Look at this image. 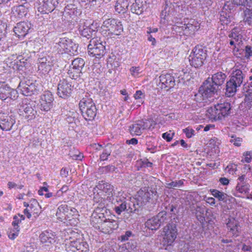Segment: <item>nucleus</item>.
<instances>
[{
    "label": "nucleus",
    "instance_id": "nucleus-1",
    "mask_svg": "<svg viewBox=\"0 0 252 252\" xmlns=\"http://www.w3.org/2000/svg\"><path fill=\"white\" fill-rule=\"evenodd\" d=\"M70 233L72 235L64 241V247L67 252H89L88 243L81 238H77L79 234L71 230Z\"/></svg>",
    "mask_w": 252,
    "mask_h": 252
},
{
    "label": "nucleus",
    "instance_id": "nucleus-2",
    "mask_svg": "<svg viewBox=\"0 0 252 252\" xmlns=\"http://www.w3.org/2000/svg\"><path fill=\"white\" fill-rule=\"evenodd\" d=\"M78 47V45L74 43L72 39L66 37H62L55 43L54 48L60 54L67 53L71 55L77 52Z\"/></svg>",
    "mask_w": 252,
    "mask_h": 252
},
{
    "label": "nucleus",
    "instance_id": "nucleus-3",
    "mask_svg": "<svg viewBox=\"0 0 252 252\" xmlns=\"http://www.w3.org/2000/svg\"><path fill=\"white\" fill-rule=\"evenodd\" d=\"M210 79L208 78L204 82L203 85L199 88L198 93L195 94V99L197 101L206 100L214 96L215 94H218L220 91L211 83Z\"/></svg>",
    "mask_w": 252,
    "mask_h": 252
},
{
    "label": "nucleus",
    "instance_id": "nucleus-4",
    "mask_svg": "<svg viewBox=\"0 0 252 252\" xmlns=\"http://www.w3.org/2000/svg\"><path fill=\"white\" fill-rule=\"evenodd\" d=\"M207 57V51L201 46H196L190 54L189 59L191 66L195 68L201 66Z\"/></svg>",
    "mask_w": 252,
    "mask_h": 252
},
{
    "label": "nucleus",
    "instance_id": "nucleus-5",
    "mask_svg": "<svg viewBox=\"0 0 252 252\" xmlns=\"http://www.w3.org/2000/svg\"><path fill=\"white\" fill-rule=\"evenodd\" d=\"M232 106L230 102H225L223 103L218 104L214 107L208 110L211 113L212 118L215 120H221L222 118L230 115L232 112Z\"/></svg>",
    "mask_w": 252,
    "mask_h": 252
},
{
    "label": "nucleus",
    "instance_id": "nucleus-6",
    "mask_svg": "<svg viewBox=\"0 0 252 252\" xmlns=\"http://www.w3.org/2000/svg\"><path fill=\"white\" fill-rule=\"evenodd\" d=\"M103 31L108 32L110 36L119 35L123 32V26L122 22L114 18H109L104 20L101 26Z\"/></svg>",
    "mask_w": 252,
    "mask_h": 252
},
{
    "label": "nucleus",
    "instance_id": "nucleus-7",
    "mask_svg": "<svg viewBox=\"0 0 252 252\" xmlns=\"http://www.w3.org/2000/svg\"><path fill=\"white\" fill-rule=\"evenodd\" d=\"M105 43L97 38H92L88 45L89 54L96 58H101L105 53Z\"/></svg>",
    "mask_w": 252,
    "mask_h": 252
},
{
    "label": "nucleus",
    "instance_id": "nucleus-8",
    "mask_svg": "<svg viewBox=\"0 0 252 252\" xmlns=\"http://www.w3.org/2000/svg\"><path fill=\"white\" fill-rule=\"evenodd\" d=\"M136 197L143 206L150 200H157L158 195L156 189L152 187L143 188L137 192Z\"/></svg>",
    "mask_w": 252,
    "mask_h": 252
},
{
    "label": "nucleus",
    "instance_id": "nucleus-9",
    "mask_svg": "<svg viewBox=\"0 0 252 252\" xmlns=\"http://www.w3.org/2000/svg\"><path fill=\"white\" fill-rule=\"evenodd\" d=\"M18 113L28 121L34 119L37 115L35 104L33 103H28L27 100H23L19 104Z\"/></svg>",
    "mask_w": 252,
    "mask_h": 252
},
{
    "label": "nucleus",
    "instance_id": "nucleus-10",
    "mask_svg": "<svg viewBox=\"0 0 252 252\" xmlns=\"http://www.w3.org/2000/svg\"><path fill=\"white\" fill-rule=\"evenodd\" d=\"M168 220L167 213L164 211L158 213L156 216L148 219L145 222V226L152 230H158L162 224Z\"/></svg>",
    "mask_w": 252,
    "mask_h": 252
},
{
    "label": "nucleus",
    "instance_id": "nucleus-11",
    "mask_svg": "<svg viewBox=\"0 0 252 252\" xmlns=\"http://www.w3.org/2000/svg\"><path fill=\"white\" fill-rule=\"evenodd\" d=\"M177 222L171 221L163 228V241L167 245H171L177 235Z\"/></svg>",
    "mask_w": 252,
    "mask_h": 252
},
{
    "label": "nucleus",
    "instance_id": "nucleus-12",
    "mask_svg": "<svg viewBox=\"0 0 252 252\" xmlns=\"http://www.w3.org/2000/svg\"><path fill=\"white\" fill-rule=\"evenodd\" d=\"M155 124L152 120H142L136 121L129 126V131L132 135H140L143 131L154 127Z\"/></svg>",
    "mask_w": 252,
    "mask_h": 252
},
{
    "label": "nucleus",
    "instance_id": "nucleus-13",
    "mask_svg": "<svg viewBox=\"0 0 252 252\" xmlns=\"http://www.w3.org/2000/svg\"><path fill=\"white\" fill-rule=\"evenodd\" d=\"M18 89L23 95L26 96L37 94L39 92L36 84L29 80L21 81L19 84Z\"/></svg>",
    "mask_w": 252,
    "mask_h": 252
},
{
    "label": "nucleus",
    "instance_id": "nucleus-14",
    "mask_svg": "<svg viewBox=\"0 0 252 252\" xmlns=\"http://www.w3.org/2000/svg\"><path fill=\"white\" fill-rule=\"evenodd\" d=\"M14 115L9 116L7 113H0V127L2 130L9 131L13 127L16 128L15 125L16 120Z\"/></svg>",
    "mask_w": 252,
    "mask_h": 252
},
{
    "label": "nucleus",
    "instance_id": "nucleus-15",
    "mask_svg": "<svg viewBox=\"0 0 252 252\" xmlns=\"http://www.w3.org/2000/svg\"><path fill=\"white\" fill-rule=\"evenodd\" d=\"M73 86L70 83L65 79L60 80L57 89L58 96L64 99L67 98L71 96Z\"/></svg>",
    "mask_w": 252,
    "mask_h": 252
},
{
    "label": "nucleus",
    "instance_id": "nucleus-16",
    "mask_svg": "<svg viewBox=\"0 0 252 252\" xmlns=\"http://www.w3.org/2000/svg\"><path fill=\"white\" fill-rule=\"evenodd\" d=\"M54 97L53 94L49 91L45 92L40 96L39 106L41 111L47 112L49 111L53 106Z\"/></svg>",
    "mask_w": 252,
    "mask_h": 252
},
{
    "label": "nucleus",
    "instance_id": "nucleus-17",
    "mask_svg": "<svg viewBox=\"0 0 252 252\" xmlns=\"http://www.w3.org/2000/svg\"><path fill=\"white\" fill-rule=\"evenodd\" d=\"M17 97V93L15 90L12 89L4 82L0 83V99L5 100L10 98L14 100Z\"/></svg>",
    "mask_w": 252,
    "mask_h": 252
},
{
    "label": "nucleus",
    "instance_id": "nucleus-18",
    "mask_svg": "<svg viewBox=\"0 0 252 252\" xmlns=\"http://www.w3.org/2000/svg\"><path fill=\"white\" fill-rule=\"evenodd\" d=\"M159 82L158 86L162 89L169 90L173 88L175 85L174 77L170 74H162L159 77Z\"/></svg>",
    "mask_w": 252,
    "mask_h": 252
},
{
    "label": "nucleus",
    "instance_id": "nucleus-19",
    "mask_svg": "<svg viewBox=\"0 0 252 252\" xmlns=\"http://www.w3.org/2000/svg\"><path fill=\"white\" fill-rule=\"evenodd\" d=\"M228 231L227 236L231 237L233 238H236L240 234L239 223L237 220L234 218L229 219L226 223Z\"/></svg>",
    "mask_w": 252,
    "mask_h": 252
},
{
    "label": "nucleus",
    "instance_id": "nucleus-20",
    "mask_svg": "<svg viewBox=\"0 0 252 252\" xmlns=\"http://www.w3.org/2000/svg\"><path fill=\"white\" fill-rule=\"evenodd\" d=\"M58 0H42L39 1L38 11L41 13H48L53 11L58 5Z\"/></svg>",
    "mask_w": 252,
    "mask_h": 252
},
{
    "label": "nucleus",
    "instance_id": "nucleus-21",
    "mask_svg": "<svg viewBox=\"0 0 252 252\" xmlns=\"http://www.w3.org/2000/svg\"><path fill=\"white\" fill-rule=\"evenodd\" d=\"M248 181L249 180L246 178L245 175H243L238 178L236 187V191L237 193L247 194L249 193L250 185Z\"/></svg>",
    "mask_w": 252,
    "mask_h": 252
},
{
    "label": "nucleus",
    "instance_id": "nucleus-22",
    "mask_svg": "<svg viewBox=\"0 0 252 252\" xmlns=\"http://www.w3.org/2000/svg\"><path fill=\"white\" fill-rule=\"evenodd\" d=\"M109 215V214L106 215L104 213H97L94 212L91 218V225L95 229L100 230L101 226H102L104 221L106 220V217Z\"/></svg>",
    "mask_w": 252,
    "mask_h": 252
},
{
    "label": "nucleus",
    "instance_id": "nucleus-23",
    "mask_svg": "<svg viewBox=\"0 0 252 252\" xmlns=\"http://www.w3.org/2000/svg\"><path fill=\"white\" fill-rule=\"evenodd\" d=\"M31 29V23L28 22H21L15 26L14 32L19 38L24 37L28 34Z\"/></svg>",
    "mask_w": 252,
    "mask_h": 252
},
{
    "label": "nucleus",
    "instance_id": "nucleus-24",
    "mask_svg": "<svg viewBox=\"0 0 252 252\" xmlns=\"http://www.w3.org/2000/svg\"><path fill=\"white\" fill-rule=\"evenodd\" d=\"M37 63L38 70L44 74L48 73L51 70L53 65L49 57L39 58Z\"/></svg>",
    "mask_w": 252,
    "mask_h": 252
},
{
    "label": "nucleus",
    "instance_id": "nucleus-25",
    "mask_svg": "<svg viewBox=\"0 0 252 252\" xmlns=\"http://www.w3.org/2000/svg\"><path fill=\"white\" fill-rule=\"evenodd\" d=\"M101 226L100 231L106 234L110 233L119 227V222L118 220H112L106 217V220L104 221Z\"/></svg>",
    "mask_w": 252,
    "mask_h": 252
},
{
    "label": "nucleus",
    "instance_id": "nucleus-26",
    "mask_svg": "<svg viewBox=\"0 0 252 252\" xmlns=\"http://www.w3.org/2000/svg\"><path fill=\"white\" fill-rule=\"evenodd\" d=\"M147 8V0H135L130 6V10L133 13L140 15Z\"/></svg>",
    "mask_w": 252,
    "mask_h": 252
},
{
    "label": "nucleus",
    "instance_id": "nucleus-27",
    "mask_svg": "<svg viewBox=\"0 0 252 252\" xmlns=\"http://www.w3.org/2000/svg\"><path fill=\"white\" fill-rule=\"evenodd\" d=\"M226 77V75L225 73L222 72H219L212 75L211 78V82L214 85V87L220 91L222 84L225 81Z\"/></svg>",
    "mask_w": 252,
    "mask_h": 252
},
{
    "label": "nucleus",
    "instance_id": "nucleus-28",
    "mask_svg": "<svg viewBox=\"0 0 252 252\" xmlns=\"http://www.w3.org/2000/svg\"><path fill=\"white\" fill-rule=\"evenodd\" d=\"M137 197L127 199V213H138L139 209L143 206Z\"/></svg>",
    "mask_w": 252,
    "mask_h": 252
},
{
    "label": "nucleus",
    "instance_id": "nucleus-29",
    "mask_svg": "<svg viewBox=\"0 0 252 252\" xmlns=\"http://www.w3.org/2000/svg\"><path fill=\"white\" fill-rule=\"evenodd\" d=\"M238 241H240V243H236V246L238 249H241L242 252H246L252 251V238H245L237 239Z\"/></svg>",
    "mask_w": 252,
    "mask_h": 252
},
{
    "label": "nucleus",
    "instance_id": "nucleus-30",
    "mask_svg": "<svg viewBox=\"0 0 252 252\" xmlns=\"http://www.w3.org/2000/svg\"><path fill=\"white\" fill-rule=\"evenodd\" d=\"M69 210V207L66 205L65 202L63 203H61L59 205V207L57 209L56 215L58 219L61 221L63 220V219H66V220H71V219L69 218L70 217L68 216L67 213Z\"/></svg>",
    "mask_w": 252,
    "mask_h": 252
},
{
    "label": "nucleus",
    "instance_id": "nucleus-31",
    "mask_svg": "<svg viewBox=\"0 0 252 252\" xmlns=\"http://www.w3.org/2000/svg\"><path fill=\"white\" fill-rule=\"evenodd\" d=\"M81 12L79 9H77L74 5H67L65 7L64 15L65 17L74 19L78 15H80Z\"/></svg>",
    "mask_w": 252,
    "mask_h": 252
},
{
    "label": "nucleus",
    "instance_id": "nucleus-32",
    "mask_svg": "<svg viewBox=\"0 0 252 252\" xmlns=\"http://www.w3.org/2000/svg\"><path fill=\"white\" fill-rule=\"evenodd\" d=\"M199 25L194 20H190L188 24H185L182 26V29L184 31L185 34H193L195 31L199 29Z\"/></svg>",
    "mask_w": 252,
    "mask_h": 252
},
{
    "label": "nucleus",
    "instance_id": "nucleus-33",
    "mask_svg": "<svg viewBox=\"0 0 252 252\" xmlns=\"http://www.w3.org/2000/svg\"><path fill=\"white\" fill-rule=\"evenodd\" d=\"M245 77V74L242 70L236 69L233 71L230 80L240 87L244 81Z\"/></svg>",
    "mask_w": 252,
    "mask_h": 252
},
{
    "label": "nucleus",
    "instance_id": "nucleus-34",
    "mask_svg": "<svg viewBox=\"0 0 252 252\" xmlns=\"http://www.w3.org/2000/svg\"><path fill=\"white\" fill-rule=\"evenodd\" d=\"M28 9L24 5L14 6L12 8V12L16 17L21 19L27 14Z\"/></svg>",
    "mask_w": 252,
    "mask_h": 252
},
{
    "label": "nucleus",
    "instance_id": "nucleus-35",
    "mask_svg": "<svg viewBox=\"0 0 252 252\" xmlns=\"http://www.w3.org/2000/svg\"><path fill=\"white\" fill-rule=\"evenodd\" d=\"M78 30L80 34L87 39L91 38L96 32V31L92 29L90 26H86L84 25L80 26Z\"/></svg>",
    "mask_w": 252,
    "mask_h": 252
},
{
    "label": "nucleus",
    "instance_id": "nucleus-36",
    "mask_svg": "<svg viewBox=\"0 0 252 252\" xmlns=\"http://www.w3.org/2000/svg\"><path fill=\"white\" fill-rule=\"evenodd\" d=\"M121 249V252H137V243L135 239L127 242L123 245Z\"/></svg>",
    "mask_w": 252,
    "mask_h": 252
},
{
    "label": "nucleus",
    "instance_id": "nucleus-37",
    "mask_svg": "<svg viewBox=\"0 0 252 252\" xmlns=\"http://www.w3.org/2000/svg\"><path fill=\"white\" fill-rule=\"evenodd\" d=\"M128 5L129 0H118L115 5V11L119 13H125Z\"/></svg>",
    "mask_w": 252,
    "mask_h": 252
},
{
    "label": "nucleus",
    "instance_id": "nucleus-38",
    "mask_svg": "<svg viewBox=\"0 0 252 252\" xmlns=\"http://www.w3.org/2000/svg\"><path fill=\"white\" fill-rule=\"evenodd\" d=\"M97 109L94 104L91 108H87L83 111L82 115L87 121H92L94 119L96 115Z\"/></svg>",
    "mask_w": 252,
    "mask_h": 252
},
{
    "label": "nucleus",
    "instance_id": "nucleus-39",
    "mask_svg": "<svg viewBox=\"0 0 252 252\" xmlns=\"http://www.w3.org/2000/svg\"><path fill=\"white\" fill-rule=\"evenodd\" d=\"M239 87V86L229 80L226 84L225 95L227 97L233 96L235 94L237 91V88Z\"/></svg>",
    "mask_w": 252,
    "mask_h": 252
},
{
    "label": "nucleus",
    "instance_id": "nucleus-40",
    "mask_svg": "<svg viewBox=\"0 0 252 252\" xmlns=\"http://www.w3.org/2000/svg\"><path fill=\"white\" fill-rule=\"evenodd\" d=\"M39 239L42 243L52 244L55 242L54 235L48 231L42 232L39 235Z\"/></svg>",
    "mask_w": 252,
    "mask_h": 252
},
{
    "label": "nucleus",
    "instance_id": "nucleus-41",
    "mask_svg": "<svg viewBox=\"0 0 252 252\" xmlns=\"http://www.w3.org/2000/svg\"><path fill=\"white\" fill-rule=\"evenodd\" d=\"M94 104V103L92 99L88 97L83 98L79 103L81 113H83V111H84V110H87V108H91Z\"/></svg>",
    "mask_w": 252,
    "mask_h": 252
},
{
    "label": "nucleus",
    "instance_id": "nucleus-42",
    "mask_svg": "<svg viewBox=\"0 0 252 252\" xmlns=\"http://www.w3.org/2000/svg\"><path fill=\"white\" fill-rule=\"evenodd\" d=\"M107 64L108 67L112 69L117 68L120 66L119 59L114 54H111L107 59Z\"/></svg>",
    "mask_w": 252,
    "mask_h": 252
},
{
    "label": "nucleus",
    "instance_id": "nucleus-43",
    "mask_svg": "<svg viewBox=\"0 0 252 252\" xmlns=\"http://www.w3.org/2000/svg\"><path fill=\"white\" fill-rule=\"evenodd\" d=\"M69 77L73 79H77L78 78L80 77L82 74V70L76 68L72 65L69 66V68L67 72Z\"/></svg>",
    "mask_w": 252,
    "mask_h": 252
},
{
    "label": "nucleus",
    "instance_id": "nucleus-44",
    "mask_svg": "<svg viewBox=\"0 0 252 252\" xmlns=\"http://www.w3.org/2000/svg\"><path fill=\"white\" fill-rule=\"evenodd\" d=\"M185 180L181 179L178 181H171L170 183H166L165 187L167 189H177L182 187L184 185Z\"/></svg>",
    "mask_w": 252,
    "mask_h": 252
},
{
    "label": "nucleus",
    "instance_id": "nucleus-45",
    "mask_svg": "<svg viewBox=\"0 0 252 252\" xmlns=\"http://www.w3.org/2000/svg\"><path fill=\"white\" fill-rule=\"evenodd\" d=\"M114 210L118 215H120L123 211L127 213V199H124V200H121V204L116 206Z\"/></svg>",
    "mask_w": 252,
    "mask_h": 252
},
{
    "label": "nucleus",
    "instance_id": "nucleus-46",
    "mask_svg": "<svg viewBox=\"0 0 252 252\" xmlns=\"http://www.w3.org/2000/svg\"><path fill=\"white\" fill-rule=\"evenodd\" d=\"M165 6L163 10H162L161 13H160V22L165 24L167 23V22L168 21L170 17V14L169 13V10L167 11V5L168 4L167 3V1L165 2Z\"/></svg>",
    "mask_w": 252,
    "mask_h": 252
},
{
    "label": "nucleus",
    "instance_id": "nucleus-47",
    "mask_svg": "<svg viewBox=\"0 0 252 252\" xmlns=\"http://www.w3.org/2000/svg\"><path fill=\"white\" fill-rule=\"evenodd\" d=\"M135 235L131 231H126L124 234L121 235L118 239L121 242L130 241L134 239Z\"/></svg>",
    "mask_w": 252,
    "mask_h": 252
},
{
    "label": "nucleus",
    "instance_id": "nucleus-48",
    "mask_svg": "<svg viewBox=\"0 0 252 252\" xmlns=\"http://www.w3.org/2000/svg\"><path fill=\"white\" fill-rule=\"evenodd\" d=\"M212 194L216 198H218L219 201H224L226 199L227 194L222 191H220L217 189H210Z\"/></svg>",
    "mask_w": 252,
    "mask_h": 252
},
{
    "label": "nucleus",
    "instance_id": "nucleus-49",
    "mask_svg": "<svg viewBox=\"0 0 252 252\" xmlns=\"http://www.w3.org/2000/svg\"><path fill=\"white\" fill-rule=\"evenodd\" d=\"M85 64V62L84 59L81 58H77L72 61L71 65L82 70Z\"/></svg>",
    "mask_w": 252,
    "mask_h": 252
},
{
    "label": "nucleus",
    "instance_id": "nucleus-50",
    "mask_svg": "<svg viewBox=\"0 0 252 252\" xmlns=\"http://www.w3.org/2000/svg\"><path fill=\"white\" fill-rule=\"evenodd\" d=\"M106 203H101L95 204V210L94 212H96L97 213H104L106 215L110 214V211L107 209L105 207Z\"/></svg>",
    "mask_w": 252,
    "mask_h": 252
},
{
    "label": "nucleus",
    "instance_id": "nucleus-51",
    "mask_svg": "<svg viewBox=\"0 0 252 252\" xmlns=\"http://www.w3.org/2000/svg\"><path fill=\"white\" fill-rule=\"evenodd\" d=\"M7 25L0 20V44L3 42L6 37Z\"/></svg>",
    "mask_w": 252,
    "mask_h": 252
},
{
    "label": "nucleus",
    "instance_id": "nucleus-52",
    "mask_svg": "<svg viewBox=\"0 0 252 252\" xmlns=\"http://www.w3.org/2000/svg\"><path fill=\"white\" fill-rule=\"evenodd\" d=\"M111 150L110 149V145H107L106 148L103 150L102 154L100 156V159L101 161L106 160L108 157L110 155Z\"/></svg>",
    "mask_w": 252,
    "mask_h": 252
},
{
    "label": "nucleus",
    "instance_id": "nucleus-53",
    "mask_svg": "<svg viewBox=\"0 0 252 252\" xmlns=\"http://www.w3.org/2000/svg\"><path fill=\"white\" fill-rule=\"evenodd\" d=\"M17 61L16 62V63L17 66H18V69H22L20 67H27L29 64V63L28 62L27 59H24V58H22L21 56H19L17 57Z\"/></svg>",
    "mask_w": 252,
    "mask_h": 252
},
{
    "label": "nucleus",
    "instance_id": "nucleus-54",
    "mask_svg": "<svg viewBox=\"0 0 252 252\" xmlns=\"http://www.w3.org/2000/svg\"><path fill=\"white\" fill-rule=\"evenodd\" d=\"M232 3L237 6H244L246 7H251V3L248 0H232Z\"/></svg>",
    "mask_w": 252,
    "mask_h": 252
},
{
    "label": "nucleus",
    "instance_id": "nucleus-55",
    "mask_svg": "<svg viewBox=\"0 0 252 252\" xmlns=\"http://www.w3.org/2000/svg\"><path fill=\"white\" fill-rule=\"evenodd\" d=\"M196 216L197 220L203 223L205 221V217L204 216V210L200 207L197 208Z\"/></svg>",
    "mask_w": 252,
    "mask_h": 252
},
{
    "label": "nucleus",
    "instance_id": "nucleus-56",
    "mask_svg": "<svg viewBox=\"0 0 252 252\" xmlns=\"http://www.w3.org/2000/svg\"><path fill=\"white\" fill-rule=\"evenodd\" d=\"M243 93L246 96L251 95L252 94V86L248 82L245 83L243 85Z\"/></svg>",
    "mask_w": 252,
    "mask_h": 252
},
{
    "label": "nucleus",
    "instance_id": "nucleus-57",
    "mask_svg": "<svg viewBox=\"0 0 252 252\" xmlns=\"http://www.w3.org/2000/svg\"><path fill=\"white\" fill-rule=\"evenodd\" d=\"M19 231V227L17 226L14 228L13 230H11L8 232V236L9 239L14 240L18 235Z\"/></svg>",
    "mask_w": 252,
    "mask_h": 252
},
{
    "label": "nucleus",
    "instance_id": "nucleus-58",
    "mask_svg": "<svg viewBox=\"0 0 252 252\" xmlns=\"http://www.w3.org/2000/svg\"><path fill=\"white\" fill-rule=\"evenodd\" d=\"M93 200L94 202V205H95V204L106 203L105 199L100 196L98 193L94 194Z\"/></svg>",
    "mask_w": 252,
    "mask_h": 252
},
{
    "label": "nucleus",
    "instance_id": "nucleus-59",
    "mask_svg": "<svg viewBox=\"0 0 252 252\" xmlns=\"http://www.w3.org/2000/svg\"><path fill=\"white\" fill-rule=\"evenodd\" d=\"M174 132L171 130L165 132L162 134V137L166 140L167 142H170L173 138L174 135Z\"/></svg>",
    "mask_w": 252,
    "mask_h": 252
},
{
    "label": "nucleus",
    "instance_id": "nucleus-60",
    "mask_svg": "<svg viewBox=\"0 0 252 252\" xmlns=\"http://www.w3.org/2000/svg\"><path fill=\"white\" fill-rule=\"evenodd\" d=\"M229 37L231 38L236 41H238L239 39H241L242 35L236 32V30L233 29L231 33L228 35Z\"/></svg>",
    "mask_w": 252,
    "mask_h": 252
},
{
    "label": "nucleus",
    "instance_id": "nucleus-61",
    "mask_svg": "<svg viewBox=\"0 0 252 252\" xmlns=\"http://www.w3.org/2000/svg\"><path fill=\"white\" fill-rule=\"evenodd\" d=\"M245 51V57L246 59H249L252 56V47L249 45H247L245 47L244 49Z\"/></svg>",
    "mask_w": 252,
    "mask_h": 252
},
{
    "label": "nucleus",
    "instance_id": "nucleus-62",
    "mask_svg": "<svg viewBox=\"0 0 252 252\" xmlns=\"http://www.w3.org/2000/svg\"><path fill=\"white\" fill-rule=\"evenodd\" d=\"M225 237H226V238H220L219 239V240H220L221 243H225V244L231 243H233L234 242H235L237 240L235 238H233L231 237H228L227 236V234L226 235Z\"/></svg>",
    "mask_w": 252,
    "mask_h": 252
},
{
    "label": "nucleus",
    "instance_id": "nucleus-63",
    "mask_svg": "<svg viewBox=\"0 0 252 252\" xmlns=\"http://www.w3.org/2000/svg\"><path fill=\"white\" fill-rule=\"evenodd\" d=\"M183 132L186 134L188 138H190L194 135V130L192 128L187 127L183 129Z\"/></svg>",
    "mask_w": 252,
    "mask_h": 252
},
{
    "label": "nucleus",
    "instance_id": "nucleus-64",
    "mask_svg": "<svg viewBox=\"0 0 252 252\" xmlns=\"http://www.w3.org/2000/svg\"><path fill=\"white\" fill-rule=\"evenodd\" d=\"M116 168L112 165H109L106 166L102 167L101 168V171L102 172H113L115 171Z\"/></svg>",
    "mask_w": 252,
    "mask_h": 252
}]
</instances>
